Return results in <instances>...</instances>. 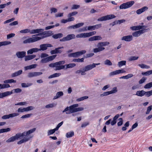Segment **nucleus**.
<instances>
[{
	"label": "nucleus",
	"mask_w": 152,
	"mask_h": 152,
	"mask_svg": "<svg viewBox=\"0 0 152 152\" xmlns=\"http://www.w3.org/2000/svg\"><path fill=\"white\" fill-rule=\"evenodd\" d=\"M32 83H23L21 84V86L23 88L28 87L32 85Z\"/></svg>",
	"instance_id": "c756f323"
},
{
	"label": "nucleus",
	"mask_w": 152,
	"mask_h": 152,
	"mask_svg": "<svg viewBox=\"0 0 152 152\" xmlns=\"http://www.w3.org/2000/svg\"><path fill=\"white\" fill-rule=\"evenodd\" d=\"M76 37L78 38H86L87 37L86 33H81L76 35Z\"/></svg>",
	"instance_id": "cd10ccee"
},
{
	"label": "nucleus",
	"mask_w": 152,
	"mask_h": 152,
	"mask_svg": "<svg viewBox=\"0 0 152 152\" xmlns=\"http://www.w3.org/2000/svg\"><path fill=\"white\" fill-rule=\"evenodd\" d=\"M84 24L83 23H77L75 25H72L68 27V29H73L78 28L83 26Z\"/></svg>",
	"instance_id": "dca6fc26"
},
{
	"label": "nucleus",
	"mask_w": 152,
	"mask_h": 152,
	"mask_svg": "<svg viewBox=\"0 0 152 152\" xmlns=\"http://www.w3.org/2000/svg\"><path fill=\"white\" fill-rule=\"evenodd\" d=\"M56 131H57L56 128H55L53 129H51L48 131V135H51L54 133Z\"/></svg>",
	"instance_id": "8fccbe9b"
},
{
	"label": "nucleus",
	"mask_w": 152,
	"mask_h": 152,
	"mask_svg": "<svg viewBox=\"0 0 152 152\" xmlns=\"http://www.w3.org/2000/svg\"><path fill=\"white\" fill-rule=\"evenodd\" d=\"M11 42L10 41H5L4 42H0V47L3 45H6L10 44Z\"/></svg>",
	"instance_id": "2f4dec72"
},
{
	"label": "nucleus",
	"mask_w": 152,
	"mask_h": 152,
	"mask_svg": "<svg viewBox=\"0 0 152 152\" xmlns=\"http://www.w3.org/2000/svg\"><path fill=\"white\" fill-rule=\"evenodd\" d=\"M100 64V63H93L92 64L88 65L85 66L83 68V72L82 74H86L85 72L87 71L90 70L93 68L95 67L96 65H98Z\"/></svg>",
	"instance_id": "423d86ee"
},
{
	"label": "nucleus",
	"mask_w": 152,
	"mask_h": 152,
	"mask_svg": "<svg viewBox=\"0 0 152 152\" xmlns=\"http://www.w3.org/2000/svg\"><path fill=\"white\" fill-rule=\"evenodd\" d=\"M49 66L51 67H55V70H60L64 69L65 68V66L63 65L57 66L56 62L51 63L49 65Z\"/></svg>",
	"instance_id": "1a4fd4ad"
},
{
	"label": "nucleus",
	"mask_w": 152,
	"mask_h": 152,
	"mask_svg": "<svg viewBox=\"0 0 152 152\" xmlns=\"http://www.w3.org/2000/svg\"><path fill=\"white\" fill-rule=\"evenodd\" d=\"M52 47L53 45L49 43L41 44L39 46L40 48L39 49V51L45 50L47 49L48 47Z\"/></svg>",
	"instance_id": "f8f14e48"
},
{
	"label": "nucleus",
	"mask_w": 152,
	"mask_h": 152,
	"mask_svg": "<svg viewBox=\"0 0 152 152\" xmlns=\"http://www.w3.org/2000/svg\"><path fill=\"white\" fill-rule=\"evenodd\" d=\"M27 77L28 78H31V77H35L34 72H30L28 73L27 75Z\"/></svg>",
	"instance_id": "a18cd8bd"
},
{
	"label": "nucleus",
	"mask_w": 152,
	"mask_h": 152,
	"mask_svg": "<svg viewBox=\"0 0 152 152\" xmlns=\"http://www.w3.org/2000/svg\"><path fill=\"white\" fill-rule=\"evenodd\" d=\"M146 79V78L145 77H142L139 81V84H141L144 83Z\"/></svg>",
	"instance_id": "4d7b16f0"
},
{
	"label": "nucleus",
	"mask_w": 152,
	"mask_h": 152,
	"mask_svg": "<svg viewBox=\"0 0 152 152\" xmlns=\"http://www.w3.org/2000/svg\"><path fill=\"white\" fill-rule=\"evenodd\" d=\"M10 87V85L7 84H0V89Z\"/></svg>",
	"instance_id": "72a5a7b5"
},
{
	"label": "nucleus",
	"mask_w": 152,
	"mask_h": 152,
	"mask_svg": "<svg viewBox=\"0 0 152 152\" xmlns=\"http://www.w3.org/2000/svg\"><path fill=\"white\" fill-rule=\"evenodd\" d=\"M51 13H56L57 12V9L53 7L50 9Z\"/></svg>",
	"instance_id": "69168bd1"
},
{
	"label": "nucleus",
	"mask_w": 152,
	"mask_h": 152,
	"mask_svg": "<svg viewBox=\"0 0 152 152\" xmlns=\"http://www.w3.org/2000/svg\"><path fill=\"white\" fill-rule=\"evenodd\" d=\"M32 115L31 114H26L25 115H23L22 117H21V118H28L30 117V116Z\"/></svg>",
	"instance_id": "3c124183"
},
{
	"label": "nucleus",
	"mask_w": 152,
	"mask_h": 152,
	"mask_svg": "<svg viewBox=\"0 0 152 152\" xmlns=\"http://www.w3.org/2000/svg\"><path fill=\"white\" fill-rule=\"evenodd\" d=\"M36 130V128H34L27 132H25L22 133H17L15 135L9 138L6 140V142H14L16 140H18L19 139H20L23 138L17 142L18 144H21L28 141L31 138V137L29 136V135L34 132Z\"/></svg>",
	"instance_id": "f257e3e1"
},
{
	"label": "nucleus",
	"mask_w": 152,
	"mask_h": 152,
	"mask_svg": "<svg viewBox=\"0 0 152 152\" xmlns=\"http://www.w3.org/2000/svg\"><path fill=\"white\" fill-rule=\"evenodd\" d=\"M152 106L151 105L150 106H149L147 107V111L146 112V114H149L150 112L151 111V110H152Z\"/></svg>",
	"instance_id": "5fc2aeb1"
},
{
	"label": "nucleus",
	"mask_w": 152,
	"mask_h": 152,
	"mask_svg": "<svg viewBox=\"0 0 152 152\" xmlns=\"http://www.w3.org/2000/svg\"><path fill=\"white\" fill-rule=\"evenodd\" d=\"M36 56L35 55H27L25 56V60L26 61L31 60L35 58Z\"/></svg>",
	"instance_id": "5701e85b"
},
{
	"label": "nucleus",
	"mask_w": 152,
	"mask_h": 152,
	"mask_svg": "<svg viewBox=\"0 0 152 152\" xmlns=\"http://www.w3.org/2000/svg\"><path fill=\"white\" fill-rule=\"evenodd\" d=\"M26 52L24 51L18 52L16 53V55L18 58H23L25 57Z\"/></svg>",
	"instance_id": "f3484780"
},
{
	"label": "nucleus",
	"mask_w": 152,
	"mask_h": 152,
	"mask_svg": "<svg viewBox=\"0 0 152 152\" xmlns=\"http://www.w3.org/2000/svg\"><path fill=\"white\" fill-rule=\"evenodd\" d=\"M77 12L74 11L69 13L68 15V17H71L72 16H74L77 14Z\"/></svg>",
	"instance_id": "de8ad7c7"
},
{
	"label": "nucleus",
	"mask_w": 152,
	"mask_h": 152,
	"mask_svg": "<svg viewBox=\"0 0 152 152\" xmlns=\"http://www.w3.org/2000/svg\"><path fill=\"white\" fill-rule=\"evenodd\" d=\"M131 28L133 30H137L141 29L140 26H137L132 27Z\"/></svg>",
	"instance_id": "c03bdc74"
},
{
	"label": "nucleus",
	"mask_w": 152,
	"mask_h": 152,
	"mask_svg": "<svg viewBox=\"0 0 152 152\" xmlns=\"http://www.w3.org/2000/svg\"><path fill=\"white\" fill-rule=\"evenodd\" d=\"M52 34H43V35H42L41 37H32L25 40L23 41V42L24 44L30 43H31L34 42L39 41L41 39H43L45 38L50 37L52 36Z\"/></svg>",
	"instance_id": "7ed1b4c3"
},
{
	"label": "nucleus",
	"mask_w": 152,
	"mask_h": 152,
	"mask_svg": "<svg viewBox=\"0 0 152 152\" xmlns=\"http://www.w3.org/2000/svg\"><path fill=\"white\" fill-rule=\"evenodd\" d=\"M117 91V88L116 87H115L113 88V89L110 92L111 94L115 93H116Z\"/></svg>",
	"instance_id": "6e6d98bb"
},
{
	"label": "nucleus",
	"mask_w": 152,
	"mask_h": 152,
	"mask_svg": "<svg viewBox=\"0 0 152 152\" xmlns=\"http://www.w3.org/2000/svg\"><path fill=\"white\" fill-rule=\"evenodd\" d=\"M19 114V113H14L9 115H3L2 117L1 118L4 119H8L10 118H13L18 116Z\"/></svg>",
	"instance_id": "ddd939ff"
},
{
	"label": "nucleus",
	"mask_w": 152,
	"mask_h": 152,
	"mask_svg": "<svg viewBox=\"0 0 152 152\" xmlns=\"http://www.w3.org/2000/svg\"><path fill=\"white\" fill-rule=\"evenodd\" d=\"M144 87L145 89L149 88L152 87V82L146 84Z\"/></svg>",
	"instance_id": "4c0bfd02"
},
{
	"label": "nucleus",
	"mask_w": 152,
	"mask_h": 152,
	"mask_svg": "<svg viewBox=\"0 0 152 152\" xmlns=\"http://www.w3.org/2000/svg\"><path fill=\"white\" fill-rule=\"evenodd\" d=\"M55 105L54 103L46 105L45 106V107L46 108H52Z\"/></svg>",
	"instance_id": "e2e57ef3"
},
{
	"label": "nucleus",
	"mask_w": 152,
	"mask_h": 152,
	"mask_svg": "<svg viewBox=\"0 0 152 152\" xmlns=\"http://www.w3.org/2000/svg\"><path fill=\"white\" fill-rule=\"evenodd\" d=\"M133 76V75L132 74H128L127 75L123 76L122 77H120V79H128L129 78Z\"/></svg>",
	"instance_id": "c9c22d12"
},
{
	"label": "nucleus",
	"mask_w": 152,
	"mask_h": 152,
	"mask_svg": "<svg viewBox=\"0 0 152 152\" xmlns=\"http://www.w3.org/2000/svg\"><path fill=\"white\" fill-rule=\"evenodd\" d=\"M48 55L45 53H42L41 54L40 57L41 58H45L48 57Z\"/></svg>",
	"instance_id": "864d4df0"
},
{
	"label": "nucleus",
	"mask_w": 152,
	"mask_h": 152,
	"mask_svg": "<svg viewBox=\"0 0 152 152\" xmlns=\"http://www.w3.org/2000/svg\"><path fill=\"white\" fill-rule=\"evenodd\" d=\"M56 56V55H55L42 58L41 61V63H46L52 61L55 58Z\"/></svg>",
	"instance_id": "6e6552de"
},
{
	"label": "nucleus",
	"mask_w": 152,
	"mask_h": 152,
	"mask_svg": "<svg viewBox=\"0 0 152 152\" xmlns=\"http://www.w3.org/2000/svg\"><path fill=\"white\" fill-rule=\"evenodd\" d=\"M20 32L22 33H30V30L28 29L22 30L20 31Z\"/></svg>",
	"instance_id": "a19ab883"
},
{
	"label": "nucleus",
	"mask_w": 152,
	"mask_h": 152,
	"mask_svg": "<svg viewBox=\"0 0 152 152\" xmlns=\"http://www.w3.org/2000/svg\"><path fill=\"white\" fill-rule=\"evenodd\" d=\"M110 91L104 92L103 94H102L100 95V96H106L107 95H109L110 94Z\"/></svg>",
	"instance_id": "13d9d810"
},
{
	"label": "nucleus",
	"mask_w": 152,
	"mask_h": 152,
	"mask_svg": "<svg viewBox=\"0 0 152 152\" xmlns=\"http://www.w3.org/2000/svg\"><path fill=\"white\" fill-rule=\"evenodd\" d=\"M75 38V35L74 34H72L67 35L66 37H63V38L60 39V42H65L69 41Z\"/></svg>",
	"instance_id": "9d476101"
},
{
	"label": "nucleus",
	"mask_w": 152,
	"mask_h": 152,
	"mask_svg": "<svg viewBox=\"0 0 152 152\" xmlns=\"http://www.w3.org/2000/svg\"><path fill=\"white\" fill-rule=\"evenodd\" d=\"M134 3V1H128L120 5L119 8L120 9H126L131 7Z\"/></svg>",
	"instance_id": "39448f33"
},
{
	"label": "nucleus",
	"mask_w": 152,
	"mask_h": 152,
	"mask_svg": "<svg viewBox=\"0 0 152 152\" xmlns=\"http://www.w3.org/2000/svg\"><path fill=\"white\" fill-rule=\"evenodd\" d=\"M25 112H28L33 110L34 109V107L30 106L28 107L25 108Z\"/></svg>",
	"instance_id": "09e8293b"
},
{
	"label": "nucleus",
	"mask_w": 152,
	"mask_h": 152,
	"mask_svg": "<svg viewBox=\"0 0 152 152\" xmlns=\"http://www.w3.org/2000/svg\"><path fill=\"white\" fill-rule=\"evenodd\" d=\"M96 33V31L90 32L88 33H86L87 37H89L95 34Z\"/></svg>",
	"instance_id": "e433bc0d"
},
{
	"label": "nucleus",
	"mask_w": 152,
	"mask_h": 152,
	"mask_svg": "<svg viewBox=\"0 0 152 152\" xmlns=\"http://www.w3.org/2000/svg\"><path fill=\"white\" fill-rule=\"evenodd\" d=\"M145 95L146 96L148 97L152 95V90L148 91H145Z\"/></svg>",
	"instance_id": "37998d69"
},
{
	"label": "nucleus",
	"mask_w": 152,
	"mask_h": 152,
	"mask_svg": "<svg viewBox=\"0 0 152 152\" xmlns=\"http://www.w3.org/2000/svg\"><path fill=\"white\" fill-rule=\"evenodd\" d=\"M136 95L142 97L145 95V91L144 90L138 91H137Z\"/></svg>",
	"instance_id": "393cba45"
},
{
	"label": "nucleus",
	"mask_w": 152,
	"mask_h": 152,
	"mask_svg": "<svg viewBox=\"0 0 152 152\" xmlns=\"http://www.w3.org/2000/svg\"><path fill=\"white\" fill-rule=\"evenodd\" d=\"M61 75V74L60 73H55L50 75L48 77V78L49 79H50L55 77H58L59 76Z\"/></svg>",
	"instance_id": "7c9ffc66"
},
{
	"label": "nucleus",
	"mask_w": 152,
	"mask_h": 152,
	"mask_svg": "<svg viewBox=\"0 0 152 152\" xmlns=\"http://www.w3.org/2000/svg\"><path fill=\"white\" fill-rule=\"evenodd\" d=\"M119 74L118 70H116L115 71H114L112 72H111L109 73V75L110 76H112L114 75H117Z\"/></svg>",
	"instance_id": "f704fd0d"
},
{
	"label": "nucleus",
	"mask_w": 152,
	"mask_h": 152,
	"mask_svg": "<svg viewBox=\"0 0 152 152\" xmlns=\"http://www.w3.org/2000/svg\"><path fill=\"white\" fill-rule=\"evenodd\" d=\"M104 64L105 65H107L108 66H111L112 65V63L108 59L104 61Z\"/></svg>",
	"instance_id": "49530a36"
},
{
	"label": "nucleus",
	"mask_w": 152,
	"mask_h": 152,
	"mask_svg": "<svg viewBox=\"0 0 152 152\" xmlns=\"http://www.w3.org/2000/svg\"><path fill=\"white\" fill-rule=\"evenodd\" d=\"M78 106V104H74L69 107H67L62 111V113L66 112L65 113L66 114H69L78 111H81L83 110V107L76 108Z\"/></svg>",
	"instance_id": "f03ea898"
},
{
	"label": "nucleus",
	"mask_w": 152,
	"mask_h": 152,
	"mask_svg": "<svg viewBox=\"0 0 152 152\" xmlns=\"http://www.w3.org/2000/svg\"><path fill=\"white\" fill-rule=\"evenodd\" d=\"M118 120L119 121L117 125L118 126H121L123 124V120L122 118H120L118 119Z\"/></svg>",
	"instance_id": "603ef678"
},
{
	"label": "nucleus",
	"mask_w": 152,
	"mask_h": 152,
	"mask_svg": "<svg viewBox=\"0 0 152 152\" xmlns=\"http://www.w3.org/2000/svg\"><path fill=\"white\" fill-rule=\"evenodd\" d=\"M12 91H7L2 93H0V98H2L12 94Z\"/></svg>",
	"instance_id": "412c9836"
},
{
	"label": "nucleus",
	"mask_w": 152,
	"mask_h": 152,
	"mask_svg": "<svg viewBox=\"0 0 152 152\" xmlns=\"http://www.w3.org/2000/svg\"><path fill=\"white\" fill-rule=\"evenodd\" d=\"M86 53V51L85 50H82L80 51L75 52V58L80 56L83 54H85Z\"/></svg>",
	"instance_id": "4be33fe9"
},
{
	"label": "nucleus",
	"mask_w": 152,
	"mask_h": 152,
	"mask_svg": "<svg viewBox=\"0 0 152 152\" xmlns=\"http://www.w3.org/2000/svg\"><path fill=\"white\" fill-rule=\"evenodd\" d=\"M109 44L110 42H99L97 45L98 48L94 49L93 51L94 53H97L102 51L105 49V48L103 47L108 45Z\"/></svg>",
	"instance_id": "20e7f679"
},
{
	"label": "nucleus",
	"mask_w": 152,
	"mask_h": 152,
	"mask_svg": "<svg viewBox=\"0 0 152 152\" xmlns=\"http://www.w3.org/2000/svg\"><path fill=\"white\" fill-rule=\"evenodd\" d=\"M15 34L14 33H11L7 35V39H10L15 36Z\"/></svg>",
	"instance_id": "680f3d73"
},
{
	"label": "nucleus",
	"mask_w": 152,
	"mask_h": 152,
	"mask_svg": "<svg viewBox=\"0 0 152 152\" xmlns=\"http://www.w3.org/2000/svg\"><path fill=\"white\" fill-rule=\"evenodd\" d=\"M44 30V29L42 28L32 29L31 30H30V34H38L40 32L43 31Z\"/></svg>",
	"instance_id": "6ab92c4d"
},
{
	"label": "nucleus",
	"mask_w": 152,
	"mask_h": 152,
	"mask_svg": "<svg viewBox=\"0 0 152 152\" xmlns=\"http://www.w3.org/2000/svg\"><path fill=\"white\" fill-rule=\"evenodd\" d=\"M64 94L62 91H59L56 94V95L53 98V99H57L60 98L61 96L63 95Z\"/></svg>",
	"instance_id": "b1692460"
},
{
	"label": "nucleus",
	"mask_w": 152,
	"mask_h": 152,
	"mask_svg": "<svg viewBox=\"0 0 152 152\" xmlns=\"http://www.w3.org/2000/svg\"><path fill=\"white\" fill-rule=\"evenodd\" d=\"M12 91H14V92L15 93H18L21 92L22 90L20 88H17L13 89Z\"/></svg>",
	"instance_id": "0e129e2a"
},
{
	"label": "nucleus",
	"mask_w": 152,
	"mask_h": 152,
	"mask_svg": "<svg viewBox=\"0 0 152 152\" xmlns=\"http://www.w3.org/2000/svg\"><path fill=\"white\" fill-rule=\"evenodd\" d=\"M126 61H121L118 62V65L119 67H121L123 65H126Z\"/></svg>",
	"instance_id": "ea45409f"
},
{
	"label": "nucleus",
	"mask_w": 152,
	"mask_h": 152,
	"mask_svg": "<svg viewBox=\"0 0 152 152\" xmlns=\"http://www.w3.org/2000/svg\"><path fill=\"white\" fill-rule=\"evenodd\" d=\"M148 8L147 7L144 6L141 9L137 10L136 11V13L139 15L148 10Z\"/></svg>",
	"instance_id": "aec40b11"
},
{
	"label": "nucleus",
	"mask_w": 152,
	"mask_h": 152,
	"mask_svg": "<svg viewBox=\"0 0 152 152\" xmlns=\"http://www.w3.org/2000/svg\"><path fill=\"white\" fill-rule=\"evenodd\" d=\"M63 36V34L62 33H58L55 34L52 36V37L55 39H57L62 37Z\"/></svg>",
	"instance_id": "a878e982"
},
{
	"label": "nucleus",
	"mask_w": 152,
	"mask_h": 152,
	"mask_svg": "<svg viewBox=\"0 0 152 152\" xmlns=\"http://www.w3.org/2000/svg\"><path fill=\"white\" fill-rule=\"evenodd\" d=\"M138 58V57L137 56H132L129 59V61H132L133 60H137Z\"/></svg>",
	"instance_id": "338daca9"
},
{
	"label": "nucleus",
	"mask_w": 152,
	"mask_h": 152,
	"mask_svg": "<svg viewBox=\"0 0 152 152\" xmlns=\"http://www.w3.org/2000/svg\"><path fill=\"white\" fill-rule=\"evenodd\" d=\"M27 104L26 102H18L15 104V105H24Z\"/></svg>",
	"instance_id": "052dcab7"
},
{
	"label": "nucleus",
	"mask_w": 152,
	"mask_h": 152,
	"mask_svg": "<svg viewBox=\"0 0 152 152\" xmlns=\"http://www.w3.org/2000/svg\"><path fill=\"white\" fill-rule=\"evenodd\" d=\"M74 135V132L73 131H71L68 132L66 134V136L67 138H70L72 137Z\"/></svg>",
	"instance_id": "c85d7f7f"
},
{
	"label": "nucleus",
	"mask_w": 152,
	"mask_h": 152,
	"mask_svg": "<svg viewBox=\"0 0 152 152\" xmlns=\"http://www.w3.org/2000/svg\"><path fill=\"white\" fill-rule=\"evenodd\" d=\"M3 82L4 83H15L16 82V81L13 79H11L6 80L4 81Z\"/></svg>",
	"instance_id": "473e14b6"
},
{
	"label": "nucleus",
	"mask_w": 152,
	"mask_h": 152,
	"mask_svg": "<svg viewBox=\"0 0 152 152\" xmlns=\"http://www.w3.org/2000/svg\"><path fill=\"white\" fill-rule=\"evenodd\" d=\"M133 39V37L132 35H127L124 36L121 38L122 40H124L126 42H130Z\"/></svg>",
	"instance_id": "a211bd4d"
},
{
	"label": "nucleus",
	"mask_w": 152,
	"mask_h": 152,
	"mask_svg": "<svg viewBox=\"0 0 152 152\" xmlns=\"http://www.w3.org/2000/svg\"><path fill=\"white\" fill-rule=\"evenodd\" d=\"M63 48H64L63 46L56 48L54 50H51L50 52V53L51 55L57 53H61L63 52V50L61 49Z\"/></svg>",
	"instance_id": "9b49d317"
},
{
	"label": "nucleus",
	"mask_w": 152,
	"mask_h": 152,
	"mask_svg": "<svg viewBox=\"0 0 152 152\" xmlns=\"http://www.w3.org/2000/svg\"><path fill=\"white\" fill-rule=\"evenodd\" d=\"M88 98V96H84L77 99H76V101L77 102H80L81 101H82L84 99H87Z\"/></svg>",
	"instance_id": "79ce46f5"
},
{
	"label": "nucleus",
	"mask_w": 152,
	"mask_h": 152,
	"mask_svg": "<svg viewBox=\"0 0 152 152\" xmlns=\"http://www.w3.org/2000/svg\"><path fill=\"white\" fill-rule=\"evenodd\" d=\"M115 16L114 15H107L99 18L97 19V20L98 21H102L112 19L115 18Z\"/></svg>",
	"instance_id": "0eeeda50"
},
{
	"label": "nucleus",
	"mask_w": 152,
	"mask_h": 152,
	"mask_svg": "<svg viewBox=\"0 0 152 152\" xmlns=\"http://www.w3.org/2000/svg\"><path fill=\"white\" fill-rule=\"evenodd\" d=\"M84 58L74 59L73 61L74 62H82L84 61Z\"/></svg>",
	"instance_id": "58836bf2"
},
{
	"label": "nucleus",
	"mask_w": 152,
	"mask_h": 152,
	"mask_svg": "<svg viewBox=\"0 0 152 152\" xmlns=\"http://www.w3.org/2000/svg\"><path fill=\"white\" fill-rule=\"evenodd\" d=\"M101 27L102 24H99L94 26H88V30L92 31L96 29H98Z\"/></svg>",
	"instance_id": "2eb2a0df"
},
{
	"label": "nucleus",
	"mask_w": 152,
	"mask_h": 152,
	"mask_svg": "<svg viewBox=\"0 0 152 152\" xmlns=\"http://www.w3.org/2000/svg\"><path fill=\"white\" fill-rule=\"evenodd\" d=\"M43 34H53L52 31L49 30L47 31H43Z\"/></svg>",
	"instance_id": "774afa93"
},
{
	"label": "nucleus",
	"mask_w": 152,
	"mask_h": 152,
	"mask_svg": "<svg viewBox=\"0 0 152 152\" xmlns=\"http://www.w3.org/2000/svg\"><path fill=\"white\" fill-rule=\"evenodd\" d=\"M76 65V64L74 63H70L69 64H66L65 65V67L66 66L65 69H67L68 68H72Z\"/></svg>",
	"instance_id": "bb28decb"
},
{
	"label": "nucleus",
	"mask_w": 152,
	"mask_h": 152,
	"mask_svg": "<svg viewBox=\"0 0 152 152\" xmlns=\"http://www.w3.org/2000/svg\"><path fill=\"white\" fill-rule=\"evenodd\" d=\"M147 30V29H145L144 30H140L135 31L132 33V35L133 36L135 37H139L141 34L145 32Z\"/></svg>",
	"instance_id": "4468645a"
},
{
	"label": "nucleus",
	"mask_w": 152,
	"mask_h": 152,
	"mask_svg": "<svg viewBox=\"0 0 152 152\" xmlns=\"http://www.w3.org/2000/svg\"><path fill=\"white\" fill-rule=\"evenodd\" d=\"M56 62L57 66H59L64 64L65 63V61H61Z\"/></svg>",
	"instance_id": "bf43d9fd"
}]
</instances>
